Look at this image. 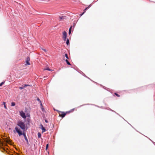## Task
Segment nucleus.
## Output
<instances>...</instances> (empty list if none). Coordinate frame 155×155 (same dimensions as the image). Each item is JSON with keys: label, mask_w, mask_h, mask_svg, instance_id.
<instances>
[{"label": "nucleus", "mask_w": 155, "mask_h": 155, "mask_svg": "<svg viewBox=\"0 0 155 155\" xmlns=\"http://www.w3.org/2000/svg\"><path fill=\"white\" fill-rule=\"evenodd\" d=\"M45 70H48V71H51V70L49 68H48L46 69Z\"/></svg>", "instance_id": "25"}, {"label": "nucleus", "mask_w": 155, "mask_h": 155, "mask_svg": "<svg viewBox=\"0 0 155 155\" xmlns=\"http://www.w3.org/2000/svg\"><path fill=\"white\" fill-rule=\"evenodd\" d=\"M65 61L66 62L67 64L68 65H71V64L70 63V62L68 61V60L67 59H66L65 60Z\"/></svg>", "instance_id": "10"}, {"label": "nucleus", "mask_w": 155, "mask_h": 155, "mask_svg": "<svg viewBox=\"0 0 155 155\" xmlns=\"http://www.w3.org/2000/svg\"><path fill=\"white\" fill-rule=\"evenodd\" d=\"M41 108L43 111H45V109L43 106H42V107H41Z\"/></svg>", "instance_id": "17"}, {"label": "nucleus", "mask_w": 155, "mask_h": 155, "mask_svg": "<svg viewBox=\"0 0 155 155\" xmlns=\"http://www.w3.org/2000/svg\"><path fill=\"white\" fill-rule=\"evenodd\" d=\"M40 106H41V107H42V106H43L42 104L41 103H41H40Z\"/></svg>", "instance_id": "28"}, {"label": "nucleus", "mask_w": 155, "mask_h": 155, "mask_svg": "<svg viewBox=\"0 0 155 155\" xmlns=\"http://www.w3.org/2000/svg\"><path fill=\"white\" fill-rule=\"evenodd\" d=\"M63 16H62V17H60V18L61 19H62V18H63Z\"/></svg>", "instance_id": "29"}, {"label": "nucleus", "mask_w": 155, "mask_h": 155, "mask_svg": "<svg viewBox=\"0 0 155 155\" xmlns=\"http://www.w3.org/2000/svg\"><path fill=\"white\" fill-rule=\"evenodd\" d=\"M45 121L46 123H48V121H47V120H45Z\"/></svg>", "instance_id": "32"}, {"label": "nucleus", "mask_w": 155, "mask_h": 155, "mask_svg": "<svg viewBox=\"0 0 155 155\" xmlns=\"http://www.w3.org/2000/svg\"><path fill=\"white\" fill-rule=\"evenodd\" d=\"M65 57H66V58L67 59H69V58H68V55L67 54H65Z\"/></svg>", "instance_id": "14"}, {"label": "nucleus", "mask_w": 155, "mask_h": 155, "mask_svg": "<svg viewBox=\"0 0 155 155\" xmlns=\"http://www.w3.org/2000/svg\"><path fill=\"white\" fill-rule=\"evenodd\" d=\"M67 35V32L65 31H63V32L62 38L64 41H65L66 40Z\"/></svg>", "instance_id": "3"}, {"label": "nucleus", "mask_w": 155, "mask_h": 155, "mask_svg": "<svg viewBox=\"0 0 155 155\" xmlns=\"http://www.w3.org/2000/svg\"><path fill=\"white\" fill-rule=\"evenodd\" d=\"M19 73H20V72H18V74H19Z\"/></svg>", "instance_id": "34"}, {"label": "nucleus", "mask_w": 155, "mask_h": 155, "mask_svg": "<svg viewBox=\"0 0 155 155\" xmlns=\"http://www.w3.org/2000/svg\"><path fill=\"white\" fill-rule=\"evenodd\" d=\"M15 102H12V103H11V106H15Z\"/></svg>", "instance_id": "12"}, {"label": "nucleus", "mask_w": 155, "mask_h": 155, "mask_svg": "<svg viewBox=\"0 0 155 155\" xmlns=\"http://www.w3.org/2000/svg\"><path fill=\"white\" fill-rule=\"evenodd\" d=\"M48 144H47L46 145V150H47L48 149Z\"/></svg>", "instance_id": "15"}, {"label": "nucleus", "mask_w": 155, "mask_h": 155, "mask_svg": "<svg viewBox=\"0 0 155 155\" xmlns=\"http://www.w3.org/2000/svg\"><path fill=\"white\" fill-rule=\"evenodd\" d=\"M4 83V82H2L0 84V87L2 86Z\"/></svg>", "instance_id": "19"}, {"label": "nucleus", "mask_w": 155, "mask_h": 155, "mask_svg": "<svg viewBox=\"0 0 155 155\" xmlns=\"http://www.w3.org/2000/svg\"><path fill=\"white\" fill-rule=\"evenodd\" d=\"M38 137L39 138H40L41 137V134L40 133H38Z\"/></svg>", "instance_id": "11"}, {"label": "nucleus", "mask_w": 155, "mask_h": 155, "mask_svg": "<svg viewBox=\"0 0 155 155\" xmlns=\"http://www.w3.org/2000/svg\"><path fill=\"white\" fill-rule=\"evenodd\" d=\"M41 126H42L41 129H42V132H45V131H46V130H45V128L43 127V125H41Z\"/></svg>", "instance_id": "8"}, {"label": "nucleus", "mask_w": 155, "mask_h": 155, "mask_svg": "<svg viewBox=\"0 0 155 155\" xmlns=\"http://www.w3.org/2000/svg\"><path fill=\"white\" fill-rule=\"evenodd\" d=\"M21 76V75H20V76H17V78H19V77H20Z\"/></svg>", "instance_id": "30"}, {"label": "nucleus", "mask_w": 155, "mask_h": 155, "mask_svg": "<svg viewBox=\"0 0 155 155\" xmlns=\"http://www.w3.org/2000/svg\"><path fill=\"white\" fill-rule=\"evenodd\" d=\"M5 102H3V104L4 105L5 104Z\"/></svg>", "instance_id": "31"}, {"label": "nucleus", "mask_w": 155, "mask_h": 155, "mask_svg": "<svg viewBox=\"0 0 155 155\" xmlns=\"http://www.w3.org/2000/svg\"><path fill=\"white\" fill-rule=\"evenodd\" d=\"M37 101H39V102L40 103H41V101L40 100V99H39V98L38 97L37 98Z\"/></svg>", "instance_id": "18"}, {"label": "nucleus", "mask_w": 155, "mask_h": 155, "mask_svg": "<svg viewBox=\"0 0 155 155\" xmlns=\"http://www.w3.org/2000/svg\"><path fill=\"white\" fill-rule=\"evenodd\" d=\"M41 49H42L44 51H45V52H46V50L45 49H44V48H41Z\"/></svg>", "instance_id": "23"}, {"label": "nucleus", "mask_w": 155, "mask_h": 155, "mask_svg": "<svg viewBox=\"0 0 155 155\" xmlns=\"http://www.w3.org/2000/svg\"><path fill=\"white\" fill-rule=\"evenodd\" d=\"M84 13V12H83L82 14L80 15V16H82Z\"/></svg>", "instance_id": "24"}, {"label": "nucleus", "mask_w": 155, "mask_h": 155, "mask_svg": "<svg viewBox=\"0 0 155 155\" xmlns=\"http://www.w3.org/2000/svg\"><path fill=\"white\" fill-rule=\"evenodd\" d=\"M24 87H24V86L23 87H22V86L20 87H19V89H20L21 90H22V89H24Z\"/></svg>", "instance_id": "16"}, {"label": "nucleus", "mask_w": 155, "mask_h": 155, "mask_svg": "<svg viewBox=\"0 0 155 155\" xmlns=\"http://www.w3.org/2000/svg\"><path fill=\"white\" fill-rule=\"evenodd\" d=\"M75 25L74 24L73 25V26H71V27H70V28L69 29V30H71V29L73 27V28H74V27H75Z\"/></svg>", "instance_id": "9"}, {"label": "nucleus", "mask_w": 155, "mask_h": 155, "mask_svg": "<svg viewBox=\"0 0 155 155\" xmlns=\"http://www.w3.org/2000/svg\"><path fill=\"white\" fill-rule=\"evenodd\" d=\"M91 6V5H90L88 7L86 8H85V9H84L85 10H87Z\"/></svg>", "instance_id": "20"}, {"label": "nucleus", "mask_w": 155, "mask_h": 155, "mask_svg": "<svg viewBox=\"0 0 155 155\" xmlns=\"http://www.w3.org/2000/svg\"><path fill=\"white\" fill-rule=\"evenodd\" d=\"M23 136H24V138H25V140L27 142V143H28V139H27V137H26L25 134H23Z\"/></svg>", "instance_id": "7"}, {"label": "nucleus", "mask_w": 155, "mask_h": 155, "mask_svg": "<svg viewBox=\"0 0 155 155\" xmlns=\"http://www.w3.org/2000/svg\"><path fill=\"white\" fill-rule=\"evenodd\" d=\"M30 61V58H29L28 57L26 59V64L27 65H30V63L29 62V61Z\"/></svg>", "instance_id": "6"}, {"label": "nucleus", "mask_w": 155, "mask_h": 155, "mask_svg": "<svg viewBox=\"0 0 155 155\" xmlns=\"http://www.w3.org/2000/svg\"><path fill=\"white\" fill-rule=\"evenodd\" d=\"M17 125L19 126L22 130H25V126L24 122L22 121L19 120L17 122Z\"/></svg>", "instance_id": "1"}, {"label": "nucleus", "mask_w": 155, "mask_h": 155, "mask_svg": "<svg viewBox=\"0 0 155 155\" xmlns=\"http://www.w3.org/2000/svg\"><path fill=\"white\" fill-rule=\"evenodd\" d=\"M115 94L116 96H117V97H120V96L119 94H117V93H115Z\"/></svg>", "instance_id": "21"}, {"label": "nucleus", "mask_w": 155, "mask_h": 155, "mask_svg": "<svg viewBox=\"0 0 155 155\" xmlns=\"http://www.w3.org/2000/svg\"><path fill=\"white\" fill-rule=\"evenodd\" d=\"M66 44H67V45H69V40H68V39L67 40V41H66Z\"/></svg>", "instance_id": "13"}, {"label": "nucleus", "mask_w": 155, "mask_h": 155, "mask_svg": "<svg viewBox=\"0 0 155 155\" xmlns=\"http://www.w3.org/2000/svg\"><path fill=\"white\" fill-rule=\"evenodd\" d=\"M15 129L16 132L18 133L19 136H21V135H23V134H25L24 133H22V132L20 130V129H18V128L17 127H15Z\"/></svg>", "instance_id": "2"}, {"label": "nucleus", "mask_w": 155, "mask_h": 155, "mask_svg": "<svg viewBox=\"0 0 155 155\" xmlns=\"http://www.w3.org/2000/svg\"><path fill=\"white\" fill-rule=\"evenodd\" d=\"M4 107H5V108L6 109H7V107H6V105H5V104L4 105Z\"/></svg>", "instance_id": "26"}, {"label": "nucleus", "mask_w": 155, "mask_h": 155, "mask_svg": "<svg viewBox=\"0 0 155 155\" xmlns=\"http://www.w3.org/2000/svg\"><path fill=\"white\" fill-rule=\"evenodd\" d=\"M28 86H30V85H28V84H25V85L24 86V87H25Z\"/></svg>", "instance_id": "22"}, {"label": "nucleus", "mask_w": 155, "mask_h": 155, "mask_svg": "<svg viewBox=\"0 0 155 155\" xmlns=\"http://www.w3.org/2000/svg\"><path fill=\"white\" fill-rule=\"evenodd\" d=\"M86 10H84V13L85 12Z\"/></svg>", "instance_id": "33"}, {"label": "nucleus", "mask_w": 155, "mask_h": 155, "mask_svg": "<svg viewBox=\"0 0 155 155\" xmlns=\"http://www.w3.org/2000/svg\"><path fill=\"white\" fill-rule=\"evenodd\" d=\"M61 114H60V116L62 118L64 117L66 115V113L64 112H61Z\"/></svg>", "instance_id": "5"}, {"label": "nucleus", "mask_w": 155, "mask_h": 155, "mask_svg": "<svg viewBox=\"0 0 155 155\" xmlns=\"http://www.w3.org/2000/svg\"><path fill=\"white\" fill-rule=\"evenodd\" d=\"M20 115L24 119H25L26 118V116L25 113L23 111H21L20 112Z\"/></svg>", "instance_id": "4"}, {"label": "nucleus", "mask_w": 155, "mask_h": 155, "mask_svg": "<svg viewBox=\"0 0 155 155\" xmlns=\"http://www.w3.org/2000/svg\"><path fill=\"white\" fill-rule=\"evenodd\" d=\"M71 33V30H69V34H70Z\"/></svg>", "instance_id": "27"}]
</instances>
